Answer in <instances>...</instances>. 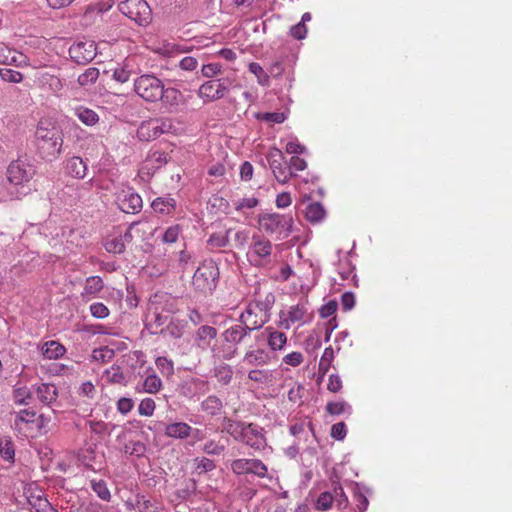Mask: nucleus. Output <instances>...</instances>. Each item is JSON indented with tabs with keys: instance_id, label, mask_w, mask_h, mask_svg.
Returning <instances> with one entry per match:
<instances>
[{
	"instance_id": "f257e3e1",
	"label": "nucleus",
	"mask_w": 512,
	"mask_h": 512,
	"mask_svg": "<svg viewBox=\"0 0 512 512\" xmlns=\"http://www.w3.org/2000/svg\"><path fill=\"white\" fill-rule=\"evenodd\" d=\"M264 321L255 320L251 325H244L239 322L229 326L221 333V339L224 344L221 347H212L214 356L223 360H231L237 354L242 346H246L251 338V334L261 329Z\"/></svg>"
},
{
	"instance_id": "f03ea898",
	"label": "nucleus",
	"mask_w": 512,
	"mask_h": 512,
	"mask_svg": "<svg viewBox=\"0 0 512 512\" xmlns=\"http://www.w3.org/2000/svg\"><path fill=\"white\" fill-rule=\"evenodd\" d=\"M35 173L34 168L21 160L12 162L7 168V184L0 195L2 201H12L27 195L31 189L28 183Z\"/></svg>"
},
{
	"instance_id": "7ed1b4c3",
	"label": "nucleus",
	"mask_w": 512,
	"mask_h": 512,
	"mask_svg": "<svg viewBox=\"0 0 512 512\" xmlns=\"http://www.w3.org/2000/svg\"><path fill=\"white\" fill-rule=\"evenodd\" d=\"M223 429L234 440L242 442L256 451L263 450L267 445L264 429L257 424L235 421L225 417Z\"/></svg>"
},
{
	"instance_id": "20e7f679",
	"label": "nucleus",
	"mask_w": 512,
	"mask_h": 512,
	"mask_svg": "<svg viewBox=\"0 0 512 512\" xmlns=\"http://www.w3.org/2000/svg\"><path fill=\"white\" fill-rule=\"evenodd\" d=\"M37 151L41 158L52 161L61 152L63 138L61 130L48 122H40L35 132Z\"/></svg>"
},
{
	"instance_id": "39448f33",
	"label": "nucleus",
	"mask_w": 512,
	"mask_h": 512,
	"mask_svg": "<svg viewBox=\"0 0 512 512\" xmlns=\"http://www.w3.org/2000/svg\"><path fill=\"white\" fill-rule=\"evenodd\" d=\"M219 268L213 260H205L195 271L192 278V285L195 290L203 293H212L218 283Z\"/></svg>"
},
{
	"instance_id": "423d86ee",
	"label": "nucleus",
	"mask_w": 512,
	"mask_h": 512,
	"mask_svg": "<svg viewBox=\"0 0 512 512\" xmlns=\"http://www.w3.org/2000/svg\"><path fill=\"white\" fill-rule=\"evenodd\" d=\"M258 223L267 234L283 239L288 237L292 231L293 218L290 215L265 213L259 216Z\"/></svg>"
},
{
	"instance_id": "0eeeda50",
	"label": "nucleus",
	"mask_w": 512,
	"mask_h": 512,
	"mask_svg": "<svg viewBox=\"0 0 512 512\" xmlns=\"http://www.w3.org/2000/svg\"><path fill=\"white\" fill-rule=\"evenodd\" d=\"M118 9L140 26H147L152 20V10L144 0H124L119 3Z\"/></svg>"
},
{
	"instance_id": "6e6552de",
	"label": "nucleus",
	"mask_w": 512,
	"mask_h": 512,
	"mask_svg": "<svg viewBox=\"0 0 512 512\" xmlns=\"http://www.w3.org/2000/svg\"><path fill=\"white\" fill-rule=\"evenodd\" d=\"M273 245L263 235L254 234L250 249L247 253L250 263L257 267H263L271 263Z\"/></svg>"
},
{
	"instance_id": "1a4fd4ad",
	"label": "nucleus",
	"mask_w": 512,
	"mask_h": 512,
	"mask_svg": "<svg viewBox=\"0 0 512 512\" xmlns=\"http://www.w3.org/2000/svg\"><path fill=\"white\" fill-rule=\"evenodd\" d=\"M164 84L154 75L144 74L134 81V90L147 102H156L162 96Z\"/></svg>"
},
{
	"instance_id": "9d476101",
	"label": "nucleus",
	"mask_w": 512,
	"mask_h": 512,
	"mask_svg": "<svg viewBox=\"0 0 512 512\" xmlns=\"http://www.w3.org/2000/svg\"><path fill=\"white\" fill-rule=\"evenodd\" d=\"M230 469L237 476L252 474L259 478H265L268 475L267 466L260 459L256 458L235 459L231 462Z\"/></svg>"
},
{
	"instance_id": "9b49d317",
	"label": "nucleus",
	"mask_w": 512,
	"mask_h": 512,
	"mask_svg": "<svg viewBox=\"0 0 512 512\" xmlns=\"http://www.w3.org/2000/svg\"><path fill=\"white\" fill-rule=\"evenodd\" d=\"M266 159L275 179L279 183L285 184L293 176L280 149L276 147L271 148L266 155Z\"/></svg>"
},
{
	"instance_id": "f8f14e48",
	"label": "nucleus",
	"mask_w": 512,
	"mask_h": 512,
	"mask_svg": "<svg viewBox=\"0 0 512 512\" xmlns=\"http://www.w3.org/2000/svg\"><path fill=\"white\" fill-rule=\"evenodd\" d=\"M71 59L77 64L86 65L97 55V47L93 40H80L69 48Z\"/></svg>"
},
{
	"instance_id": "ddd939ff",
	"label": "nucleus",
	"mask_w": 512,
	"mask_h": 512,
	"mask_svg": "<svg viewBox=\"0 0 512 512\" xmlns=\"http://www.w3.org/2000/svg\"><path fill=\"white\" fill-rule=\"evenodd\" d=\"M116 202L119 209L127 214L139 213L143 206L141 196L130 187L122 189L117 194Z\"/></svg>"
},
{
	"instance_id": "4468645a",
	"label": "nucleus",
	"mask_w": 512,
	"mask_h": 512,
	"mask_svg": "<svg viewBox=\"0 0 512 512\" xmlns=\"http://www.w3.org/2000/svg\"><path fill=\"white\" fill-rule=\"evenodd\" d=\"M227 91V80H208L199 87L198 96L203 99L204 102H213L223 98Z\"/></svg>"
},
{
	"instance_id": "2eb2a0df",
	"label": "nucleus",
	"mask_w": 512,
	"mask_h": 512,
	"mask_svg": "<svg viewBox=\"0 0 512 512\" xmlns=\"http://www.w3.org/2000/svg\"><path fill=\"white\" fill-rule=\"evenodd\" d=\"M172 319L168 310L160 309L157 305H151L146 316L145 327L150 334H160V329L164 328Z\"/></svg>"
},
{
	"instance_id": "dca6fc26",
	"label": "nucleus",
	"mask_w": 512,
	"mask_h": 512,
	"mask_svg": "<svg viewBox=\"0 0 512 512\" xmlns=\"http://www.w3.org/2000/svg\"><path fill=\"white\" fill-rule=\"evenodd\" d=\"M280 317L282 319V324L286 329H289L291 324L297 322L305 323L311 319L308 313V305L306 301H301L296 305L291 306L288 310L286 318H283L282 315Z\"/></svg>"
},
{
	"instance_id": "f3484780",
	"label": "nucleus",
	"mask_w": 512,
	"mask_h": 512,
	"mask_svg": "<svg viewBox=\"0 0 512 512\" xmlns=\"http://www.w3.org/2000/svg\"><path fill=\"white\" fill-rule=\"evenodd\" d=\"M242 362L249 366H264L270 362V356L263 348L249 349L245 352Z\"/></svg>"
},
{
	"instance_id": "a211bd4d",
	"label": "nucleus",
	"mask_w": 512,
	"mask_h": 512,
	"mask_svg": "<svg viewBox=\"0 0 512 512\" xmlns=\"http://www.w3.org/2000/svg\"><path fill=\"white\" fill-rule=\"evenodd\" d=\"M262 335L267 338L268 346L273 351L282 350L287 343L286 334L284 332L277 331L272 327L265 328Z\"/></svg>"
},
{
	"instance_id": "6ab92c4d",
	"label": "nucleus",
	"mask_w": 512,
	"mask_h": 512,
	"mask_svg": "<svg viewBox=\"0 0 512 512\" xmlns=\"http://www.w3.org/2000/svg\"><path fill=\"white\" fill-rule=\"evenodd\" d=\"M66 170L70 176L83 179L88 170L87 161L79 156H73L67 160Z\"/></svg>"
},
{
	"instance_id": "aec40b11",
	"label": "nucleus",
	"mask_w": 512,
	"mask_h": 512,
	"mask_svg": "<svg viewBox=\"0 0 512 512\" xmlns=\"http://www.w3.org/2000/svg\"><path fill=\"white\" fill-rule=\"evenodd\" d=\"M192 427L185 422H174L165 425L164 433L174 439H186L191 435Z\"/></svg>"
},
{
	"instance_id": "412c9836",
	"label": "nucleus",
	"mask_w": 512,
	"mask_h": 512,
	"mask_svg": "<svg viewBox=\"0 0 512 512\" xmlns=\"http://www.w3.org/2000/svg\"><path fill=\"white\" fill-rule=\"evenodd\" d=\"M40 350L42 356L48 360L59 359L66 352V348L61 343L55 340H50L43 343L40 347Z\"/></svg>"
},
{
	"instance_id": "4be33fe9",
	"label": "nucleus",
	"mask_w": 512,
	"mask_h": 512,
	"mask_svg": "<svg viewBox=\"0 0 512 512\" xmlns=\"http://www.w3.org/2000/svg\"><path fill=\"white\" fill-rule=\"evenodd\" d=\"M255 308L261 313L258 321H264V325L270 320V310L275 303V296L272 292L266 293L263 299H255Z\"/></svg>"
},
{
	"instance_id": "5701e85b",
	"label": "nucleus",
	"mask_w": 512,
	"mask_h": 512,
	"mask_svg": "<svg viewBox=\"0 0 512 512\" xmlns=\"http://www.w3.org/2000/svg\"><path fill=\"white\" fill-rule=\"evenodd\" d=\"M37 398L45 405H50L56 401L58 390L54 384L42 383L36 389Z\"/></svg>"
},
{
	"instance_id": "b1692460",
	"label": "nucleus",
	"mask_w": 512,
	"mask_h": 512,
	"mask_svg": "<svg viewBox=\"0 0 512 512\" xmlns=\"http://www.w3.org/2000/svg\"><path fill=\"white\" fill-rule=\"evenodd\" d=\"M217 336V329L209 326L202 325L196 331V341L198 347L205 349L210 346L211 341Z\"/></svg>"
},
{
	"instance_id": "393cba45",
	"label": "nucleus",
	"mask_w": 512,
	"mask_h": 512,
	"mask_svg": "<svg viewBox=\"0 0 512 512\" xmlns=\"http://www.w3.org/2000/svg\"><path fill=\"white\" fill-rule=\"evenodd\" d=\"M182 99L183 95L178 89L172 87L165 89L163 87L162 96L160 97L159 100L162 101L165 107L172 109L177 108L182 102Z\"/></svg>"
},
{
	"instance_id": "a878e982",
	"label": "nucleus",
	"mask_w": 512,
	"mask_h": 512,
	"mask_svg": "<svg viewBox=\"0 0 512 512\" xmlns=\"http://www.w3.org/2000/svg\"><path fill=\"white\" fill-rule=\"evenodd\" d=\"M151 207L155 212L168 215L175 211L176 200L169 195L158 197L153 200Z\"/></svg>"
},
{
	"instance_id": "bb28decb",
	"label": "nucleus",
	"mask_w": 512,
	"mask_h": 512,
	"mask_svg": "<svg viewBox=\"0 0 512 512\" xmlns=\"http://www.w3.org/2000/svg\"><path fill=\"white\" fill-rule=\"evenodd\" d=\"M190 47L170 42L159 43L155 51L163 56L172 57L181 53L188 52Z\"/></svg>"
},
{
	"instance_id": "cd10ccee",
	"label": "nucleus",
	"mask_w": 512,
	"mask_h": 512,
	"mask_svg": "<svg viewBox=\"0 0 512 512\" xmlns=\"http://www.w3.org/2000/svg\"><path fill=\"white\" fill-rule=\"evenodd\" d=\"M231 232V229H228L224 232H215L212 233L208 240L207 245L210 250L214 251L216 249L225 248L229 244V234Z\"/></svg>"
},
{
	"instance_id": "c85d7f7f",
	"label": "nucleus",
	"mask_w": 512,
	"mask_h": 512,
	"mask_svg": "<svg viewBox=\"0 0 512 512\" xmlns=\"http://www.w3.org/2000/svg\"><path fill=\"white\" fill-rule=\"evenodd\" d=\"M326 215L323 205L319 202L309 203L305 210L306 219L311 223L321 222Z\"/></svg>"
},
{
	"instance_id": "c756f323",
	"label": "nucleus",
	"mask_w": 512,
	"mask_h": 512,
	"mask_svg": "<svg viewBox=\"0 0 512 512\" xmlns=\"http://www.w3.org/2000/svg\"><path fill=\"white\" fill-rule=\"evenodd\" d=\"M205 385L206 382L203 380L199 378H191L182 383L180 386V393L187 398H193L197 394V391Z\"/></svg>"
},
{
	"instance_id": "7c9ffc66",
	"label": "nucleus",
	"mask_w": 512,
	"mask_h": 512,
	"mask_svg": "<svg viewBox=\"0 0 512 512\" xmlns=\"http://www.w3.org/2000/svg\"><path fill=\"white\" fill-rule=\"evenodd\" d=\"M184 327V323L172 317L168 324L164 328L160 329V334L174 339H179L184 333Z\"/></svg>"
},
{
	"instance_id": "2f4dec72",
	"label": "nucleus",
	"mask_w": 512,
	"mask_h": 512,
	"mask_svg": "<svg viewBox=\"0 0 512 512\" xmlns=\"http://www.w3.org/2000/svg\"><path fill=\"white\" fill-rule=\"evenodd\" d=\"M162 389V381L154 371L148 374L142 383L141 392L156 394Z\"/></svg>"
},
{
	"instance_id": "473e14b6",
	"label": "nucleus",
	"mask_w": 512,
	"mask_h": 512,
	"mask_svg": "<svg viewBox=\"0 0 512 512\" xmlns=\"http://www.w3.org/2000/svg\"><path fill=\"white\" fill-rule=\"evenodd\" d=\"M75 115L77 118L87 126H93L99 121L98 114L89 108L80 106L75 109Z\"/></svg>"
},
{
	"instance_id": "72a5a7b5",
	"label": "nucleus",
	"mask_w": 512,
	"mask_h": 512,
	"mask_svg": "<svg viewBox=\"0 0 512 512\" xmlns=\"http://www.w3.org/2000/svg\"><path fill=\"white\" fill-rule=\"evenodd\" d=\"M36 421V412L32 409H22L16 413L14 426L16 429H22V425L34 424Z\"/></svg>"
},
{
	"instance_id": "f704fd0d",
	"label": "nucleus",
	"mask_w": 512,
	"mask_h": 512,
	"mask_svg": "<svg viewBox=\"0 0 512 512\" xmlns=\"http://www.w3.org/2000/svg\"><path fill=\"white\" fill-rule=\"evenodd\" d=\"M103 289V280L100 276H90L85 281L82 295L94 296Z\"/></svg>"
},
{
	"instance_id": "c9c22d12",
	"label": "nucleus",
	"mask_w": 512,
	"mask_h": 512,
	"mask_svg": "<svg viewBox=\"0 0 512 512\" xmlns=\"http://www.w3.org/2000/svg\"><path fill=\"white\" fill-rule=\"evenodd\" d=\"M0 456L7 462H14L15 449L14 443L10 437L0 438Z\"/></svg>"
},
{
	"instance_id": "e433bc0d",
	"label": "nucleus",
	"mask_w": 512,
	"mask_h": 512,
	"mask_svg": "<svg viewBox=\"0 0 512 512\" xmlns=\"http://www.w3.org/2000/svg\"><path fill=\"white\" fill-rule=\"evenodd\" d=\"M334 360V350L331 346L325 348L320 361H319V368L318 373L322 377L326 375V373L329 371L332 362Z\"/></svg>"
},
{
	"instance_id": "4c0bfd02",
	"label": "nucleus",
	"mask_w": 512,
	"mask_h": 512,
	"mask_svg": "<svg viewBox=\"0 0 512 512\" xmlns=\"http://www.w3.org/2000/svg\"><path fill=\"white\" fill-rule=\"evenodd\" d=\"M222 406V401L214 395L208 396L201 403V409L212 416L218 414Z\"/></svg>"
},
{
	"instance_id": "58836bf2",
	"label": "nucleus",
	"mask_w": 512,
	"mask_h": 512,
	"mask_svg": "<svg viewBox=\"0 0 512 512\" xmlns=\"http://www.w3.org/2000/svg\"><path fill=\"white\" fill-rule=\"evenodd\" d=\"M326 412L330 415L352 414V407L345 401L329 402L326 405Z\"/></svg>"
},
{
	"instance_id": "ea45409f",
	"label": "nucleus",
	"mask_w": 512,
	"mask_h": 512,
	"mask_svg": "<svg viewBox=\"0 0 512 512\" xmlns=\"http://www.w3.org/2000/svg\"><path fill=\"white\" fill-rule=\"evenodd\" d=\"M159 124L162 134L171 133L176 135L182 130L181 123L173 118H161L159 119Z\"/></svg>"
},
{
	"instance_id": "a19ab883",
	"label": "nucleus",
	"mask_w": 512,
	"mask_h": 512,
	"mask_svg": "<svg viewBox=\"0 0 512 512\" xmlns=\"http://www.w3.org/2000/svg\"><path fill=\"white\" fill-rule=\"evenodd\" d=\"M22 55L6 46H0V63L6 65L17 64Z\"/></svg>"
},
{
	"instance_id": "79ce46f5",
	"label": "nucleus",
	"mask_w": 512,
	"mask_h": 512,
	"mask_svg": "<svg viewBox=\"0 0 512 512\" xmlns=\"http://www.w3.org/2000/svg\"><path fill=\"white\" fill-rule=\"evenodd\" d=\"M215 377L223 385H228L233 377L232 367L228 364H222L215 368Z\"/></svg>"
},
{
	"instance_id": "37998d69",
	"label": "nucleus",
	"mask_w": 512,
	"mask_h": 512,
	"mask_svg": "<svg viewBox=\"0 0 512 512\" xmlns=\"http://www.w3.org/2000/svg\"><path fill=\"white\" fill-rule=\"evenodd\" d=\"M90 485H91L92 490L97 494V496L100 499H102L104 501H109L110 500L111 494H110V491H109L105 481H103V480H99V481L91 480Z\"/></svg>"
},
{
	"instance_id": "c03bdc74",
	"label": "nucleus",
	"mask_w": 512,
	"mask_h": 512,
	"mask_svg": "<svg viewBox=\"0 0 512 512\" xmlns=\"http://www.w3.org/2000/svg\"><path fill=\"white\" fill-rule=\"evenodd\" d=\"M256 310L255 302L253 301L249 303L245 310L240 314L237 322L244 325H251L253 321L257 320Z\"/></svg>"
},
{
	"instance_id": "a18cd8bd",
	"label": "nucleus",
	"mask_w": 512,
	"mask_h": 512,
	"mask_svg": "<svg viewBox=\"0 0 512 512\" xmlns=\"http://www.w3.org/2000/svg\"><path fill=\"white\" fill-rule=\"evenodd\" d=\"M156 367L163 376L170 377L174 374V363L166 357H158L155 360Z\"/></svg>"
},
{
	"instance_id": "49530a36",
	"label": "nucleus",
	"mask_w": 512,
	"mask_h": 512,
	"mask_svg": "<svg viewBox=\"0 0 512 512\" xmlns=\"http://www.w3.org/2000/svg\"><path fill=\"white\" fill-rule=\"evenodd\" d=\"M105 375L109 382L123 384L126 382V377L119 365H113L105 371Z\"/></svg>"
},
{
	"instance_id": "de8ad7c7",
	"label": "nucleus",
	"mask_w": 512,
	"mask_h": 512,
	"mask_svg": "<svg viewBox=\"0 0 512 512\" xmlns=\"http://www.w3.org/2000/svg\"><path fill=\"white\" fill-rule=\"evenodd\" d=\"M125 453L140 458L146 453V445L141 441H131L125 445Z\"/></svg>"
},
{
	"instance_id": "09e8293b",
	"label": "nucleus",
	"mask_w": 512,
	"mask_h": 512,
	"mask_svg": "<svg viewBox=\"0 0 512 512\" xmlns=\"http://www.w3.org/2000/svg\"><path fill=\"white\" fill-rule=\"evenodd\" d=\"M194 461L195 470L198 474L207 473L216 468L215 462L206 457H197Z\"/></svg>"
},
{
	"instance_id": "8fccbe9b",
	"label": "nucleus",
	"mask_w": 512,
	"mask_h": 512,
	"mask_svg": "<svg viewBox=\"0 0 512 512\" xmlns=\"http://www.w3.org/2000/svg\"><path fill=\"white\" fill-rule=\"evenodd\" d=\"M114 357V350L105 346L102 348L94 349L92 358L94 361L105 363L112 360Z\"/></svg>"
},
{
	"instance_id": "3c124183",
	"label": "nucleus",
	"mask_w": 512,
	"mask_h": 512,
	"mask_svg": "<svg viewBox=\"0 0 512 512\" xmlns=\"http://www.w3.org/2000/svg\"><path fill=\"white\" fill-rule=\"evenodd\" d=\"M248 378L259 384H265L271 381L272 373L269 370L254 369L249 371Z\"/></svg>"
},
{
	"instance_id": "603ef678",
	"label": "nucleus",
	"mask_w": 512,
	"mask_h": 512,
	"mask_svg": "<svg viewBox=\"0 0 512 512\" xmlns=\"http://www.w3.org/2000/svg\"><path fill=\"white\" fill-rule=\"evenodd\" d=\"M102 144L96 141L94 138L87 140V147L85 148V160L88 162L90 158L96 159L99 156Z\"/></svg>"
},
{
	"instance_id": "864d4df0",
	"label": "nucleus",
	"mask_w": 512,
	"mask_h": 512,
	"mask_svg": "<svg viewBox=\"0 0 512 512\" xmlns=\"http://www.w3.org/2000/svg\"><path fill=\"white\" fill-rule=\"evenodd\" d=\"M99 77V70L94 67L88 68L84 73L78 76V83L81 86H86L94 83Z\"/></svg>"
},
{
	"instance_id": "5fc2aeb1",
	"label": "nucleus",
	"mask_w": 512,
	"mask_h": 512,
	"mask_svg": "<svg viewBox=\"0 0 512 512\" xmlns=\"http://www.w3.org/2000/svg\"><path fill=\"white\" fill-rule=\"evenodd\" d=\"M104 247L109 253L120 254L125 250V243L122 237H116L107 240L104 244Z\"/></svg>"
},
{
	"instance_id": "6e6d98bb",
	"label": "nucleus",
	"mask_w": 512,
	"mask_h": 512,
	"mask_svg": "<svg viewBox=\"0 0 512 512\" xmlns=\"http://www.w3.org/2000/svg\"><path fill=\"white\" fill-rule=\"evenodd\" d=\"M333 500V494L327 491L322 492L317 498L315 508L319 511H327L331 508Z\"/></svg>"
},
{
	"instance_id": "4d7b16f0",
	"label": "nucleus",
	"mask_w": 512,
	"mask_h": 512,
	"mask_svg": "<svg viewBox=\"0 0 512 512\" xmlns=\"http://www.w3.org/2000/svg\"><path fill=\"white\" fill-rule=\"evenodd\" d=\"M132 74L131 69H129L128 63H124L121 67H117L114 69L112 78L118 83H126Z\"/></svg>"
},
{
	"instance_id": "13d9d810",
	"label": "nucleus",
	"mask_w": 512,
	"mask_h": 512,
	"mask_svg": "<svg viewBox=\"0 0 512 512\" xmlns=\"http://www.w3.org/2000/svg\"><path fill=\"white\" fill-rule=\"evenodd\" d=\"M0 77L9 83H20L23 80L22 73L10 68H0Z\"/></svg>"
},
{
	"instance_id": "bf43d9fd",
	"label": "nucleus",
	"mask_w": 512,
	"mask_h": 512,
	"mask_svg": "<svg viewBox=\"0 0 512 512\" xmlns=\"http://www.w3.org/2000/svg\"><path fill=\"white\" fill-rule=\"evenodd\" d=\"M249 71L258 78V83L262 86H268L269 76L259 63L252 62L249 64Z\"/></svg>"
},
{
	"instance_id": "052dcab7",
	"label": "nucleus",
	"mask_w": 512,
	"mask_h": 512,
	"mask_svg": "<svg viewBox=\"0 0 512 512\" xmlns=\"http://www.w3.org/2000/svg\"><path fill=\"white\" fill-rule=\"evenodd\" d=\"M156 408L155 401L152 398H144L138 406V413L141 416L150 417L153 415Z\"/></svg>"
},
{
	"instance_id": "680f3d73",
	"label": "nucleus",
	"mask_w": 512,
	"mask_h": 512,
	"mask_svg": "<svg viewBox=\"0 0 512 512\" xmlns=\"http://www.w3.org/2000/svg\"><path fill=\"white\" fill-rule=\"evenodd\" d=\"M224 450L225 445L215 440L207 441L202 447L204 453L212 456L220 455Z\"/></svg>"
},
{
	"instance_id": "e2e57ef3",
	"label": "nucleus",
	"mask_w": 512,
	"mask_h": 512,
	"mask_svg": "<svg viewBox=\"0 0 512 512\" xmlns=\"http://www.w3.org/2000/svg\"><path fill=\"white\" fill-rule=\"evenodd\" d=\"M31 398V393L27 387L15 388L13 391V399L16 404L27 405L28 400Z\"/></svg>"
},
{
	"instance_id": "0e129e2a",
	"label": "nucleus",
	"mask_w": 512,
	"mask_h": 512,
	"mask_svg": "<svg viewBox=\"0 0 512 512\" xmlns=\"http://www.w3.org/2000/svg\"><path fill=\"white\" fill-rule=\"evenodd\" d=\"M133 507L139 512H154V507L149 499L143 495H136Z\"/></svg>"
},
{
	"instance_id": "69168bd1",
	"label": "nucleus",
	"mask_w": 512,
	"mask_h": 512,
	"mask_svg": "<svg viewBox=\"0 0 512 512\" xmlns=\"http://www.w3.org/2000/svg\"><path fill=\"white\" fill-rule=\"evenodd\" d=\"M90 312L93 317L98 319L106 318L109 315V309L100 302L91 304Z\"/></svg>"
},
{
	"instance_id": "338daca9",
	"label": "nucleus",
	"mask_w": 512,
	"mask_h": 512,
	"mask_svg": "<svg viewBox=\"0 0 512 512\" xmlns=\"http://www.w3.org/2000/svg\"><path fill=\"white\" fill-rule=\"evenodd\" d=\"M78 458L79 460L82 462V464L88 468H93V462L95 460V455H94V451L92 448H88V449H85V450H82L79 454H78Z\"/></svg>"
},
{
	"instance_id": "774afa93",
	"label": "nucleus",
	"mask_w": 512,
	"mask_h": 512,
	"mask_svg": "<svg viewBox=\"0 0 512 512\" xmlns=\"http://www.w3.org/2000/svg\"><path fill=\"white\" fill-rule=\"evenodd\" d=\"M134 407V401L131 398L121 397L117 401V410L120 414L126 415L132 411Z\"/></svg>"
}]
</instances>
